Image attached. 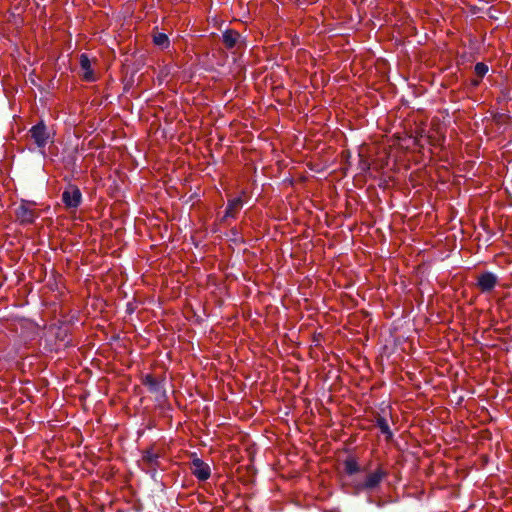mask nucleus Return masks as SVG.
<instances>
[{"mask_svg":"<svg viewBox=\"0 0 512 512\" xmlns=\"http://www.w3.org/2000/svg\"><path fill=\"white\" fill-rule=\"evenodd\" d=\"M386 476L387 471L383 467L378 466L375 470L366 472L363 478L355 477L352 480V486L357 493L373 491L379 487Z\"/></svg>","mask_w":512,"mask_h":512,"instance_id":"obj_1","label":"nucleus"},{"mask_svg":"<svg viewBox=\"0 0 512 512\" xmlns=\"http://www.w3.org/2000/svg\"><path fill=\"white\" fill-rule=\"evenodd\" d=\"M35 203L22 200L15 208V216L22 224L32 223L38 216Z\"/></svg>","mask_w":512,"mask_h":512,"instance_id":"obj_2","label":"nucleus"},{"mask_svg":"<svg viewBox=\"0 0 512 512\" xmlns=\"http://www.w3.org/2000/svg\"><path fill=\"white\" fill-rule=\"evenodd\" d=\"M30 135L37 147L41 149L42 153H44V148L49 141V133L44 123L40 122L34 125L30 129Z\"/></svg>","mask_w":512,"mask_h":512,"instance_id":"obj_3","label":"nucleus"},{"mask_svg":"<svg viewBox=\"0 0 512 512\" xmlns=\"http://www.w3.org/2000/svg\"><path fill=\"white\" fill-rule=\"evenodd\" d=\"M81 199V192L76 186H69L62 194V201L68 208L78 207Z\"/></svg>","mask_w":512,"mask_h":512,"instance_id":"obj_4","label":"nucleus"},{"mask_svg":"<svg viewBox=\"0 0 512 512\" xmlns=\"http://www.w3.org/2000/svg\"><path fill=\"white\" fill-rule=\"evenodd\" d=\"M191 470L193 475L201 481L207 480L211 474L209 465L199 458L193 459L191 463Z\"/></svg>","mask_w":512,"mask_h":512,"instance_id":"obj_5","label":"nucleus"},{"mask_svg":"<svg viewBox=\"0 0 512 512\" xmlns=\"http://www.w3.org/2000/svg\"><path fill=\"white\" fill-rule=\"evenodd\" d=\"M498 282L497 276L491 272H484L478 276L477 286L482 292L493 290Z\"/></svg>","mask_w":512,"mask_h":512,"instance_id":"obj_6","label":"nucleus"},{"mask_svg":"<svg viewBox=\"0 0 512 512\" xmlns=\"http://www.w3.org/2000/svg\"><path fill=\"white\" fill-rule=\"evenodd\" d=\"M80 67L83 72L82 76L86 81H94L95 76L91 68V61L86 54L80 56Z\"/></svg>","mask_w":512,"mask_h":512,"instance_id":"obj_7","label":"nucleus"},{"mask_svg":"<svg viewBox=\"0 0 512 512\" xmlns=\"http://www.w3.org/2000/svg\"><path fill=\"white\" fill-rule=\"evenodd\" d=\"M243 200L240 197L233 198L228 201V205L225 212V218H234L236 214L242 209Z\"/></svg>","mask_w":512,"mask_h":512,"instance_id":"obj_8","label":"nucleus"},{"mask_svg":"<svg viewBox=\"0 0 512 512\" xmlns=\"http://www.w3.org/2000/svg\"><path fill=\"white\" fill-rule=\"evenodd\" d=\"M240 38V34L234 30H228L223 34V42L227 48L236 46Z\"/></svg>","mask_w":512,"mask_h":512,"instance_id":"obj_9","label":"nucleus"},{"mask_svg":"<svg viewBox=\"0 0 512 512\" xmlns=\"http://www.w3.org/2000/svg\"><path fill=\"white\" fill-rule=\"evenodd\" d=\"M377 426L379 427L380 431L386 435V437L388 439L392 437V432H391L388 422L385 418H382V417L378 418Z\"/></svg>","mask_w":512,"mask_h":512,"instance_id":"obj_10","label":"nucleus"},{"mask_svg":"<svg viewBox=\"0 0 512 512\" xmlns=\"http://www.w3.org/2000/svg\"><path fill=\"white\" fill-rule=\"evenodd\" d=\"M360 470L358 463L354 459H348L345 461V471L349 475H353Z\"/></svg>","mask_w":512,"mask_h":512,"instance_id":"obj_11","label":"nucleus"},{"mask_svg":"<svg viewBox=\"0 0 512 512\" xmlns=\"http://www.w3.org/2000/svg\"><path fill=\"white\" fill-rule=\"evenodd\" d=\"M153 40L157 46H160L163 48L167 47L169 44V39H168L167 35L164 33H158V34L154 35Z\"/></svg>","mask_w":512,"mask_h":512,"instance_id":"obj_12","label":"nucleus"},{"mask_svg":"<svg viewBox=\"0 0 512 512\" xmlns=\"http://www.w3.org/2000/svg\"><path fill=\"white\" fill-rule=\"evenodd\" d=\"M157 458H158V455L155 454L154 452L152 451H146L144 456H143V460L148 462L149 464H154L156 463L157 461Z\"/></svg>","mask_w":512,"mask_h":512,"instance_id":"obj_13","label":"nucleus"},{"mask_svg":"<svg viewBox=\"0 0 512 512\" xmlns=\"http://www.w3.org/2000/svg\"><path fill=\"white\" fill-rule=\"evenodd\" d=\"M475 72L478 76L483 77L488 72V67L484 63H477L475 65Z\"/></svg>","mask_w":512,"mask_h":512,"instance_id":"obj_14","label":"nucleus"}]
</instances>
